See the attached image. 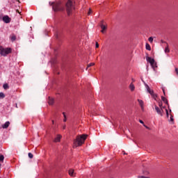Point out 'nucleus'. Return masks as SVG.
Listing matches in <instances>:
<instances>
[{
  "label": "nucleus",
  "instance_id": "1",
  "mask_svg": "<svg viewBox=\"0 0 178 178\" xmlns=\"http://www.w3.org/2000/svg\"><path fill=\"white\" fill-rule=\"evenodd\" d=\"M65 8H66L67 15L68 16H70V15H72V13H73V10H74V9H76L74 1L67 0V3L65 4Z\"/></svg>",
  "mask_w": 178,
  "mask_h": 178
},
{
  "label": "nucleus",
  "instance_id": "2",
  "mask_svg": "<svg viewBox=\"0 0 178 178\" xmlns=\"http://www.w3.org/2000/svg\"><path fill=\"white\" fill-rule=\"evenodd\" d=\"M87 140V135L83 134L80 136H77L74 144H77L76 147H80L84 144V141Z\"/></svg>",
  "mask_w": 178,
  "mask_h": 178
},
{
  "label": "nucleus",
  "instance_id": "3",
  "mask_svg": "<svg viewBox=\"0 0 178 178\" xmlns=\"http://www.w3.org/2000/svg\"><path fill=\"white\" fill-rule=\"evenodd\" d=\"M53 5V10L55 12H61L63 10V5H62V1H56V3H51Z\"/></svg>",
  "mask_w": 178,
  "mask_h": 178
},
{
  "label": "nucleus",
  "instance_id": "4",
  "mask_svg": "<svg viewBox=\"0 0 178 178\" xmlns=\"http://www.w3.org/2000/svg\"><path fill=\"white\" fill-rule=\"evenodd\" d=\"M9 54H12V48H3L2 46L0 47V55H1V56H8Z\"/></svg>",
  "mask_w": 178,
  "mask_h": 178
},
{
  "label": "nucleus",
  "instance_id": "5",
  "mask_svg": "<svg viewBox=\"0 0 178 178\" xmlns=\"http://www.w3.org/2000/svg\"><path fill=\"white\" fill-rule=\"evenodd\" d=\"M146 60L147 62H149V63H150V65L154 70H155V69H156V67H158L156 62H155V59H154L149 56H146Z\"/></svg>",
  "mask_w": 178,
  "mask_h": 178
},
{
  "label": "nucleus",
  "instance_id": "6",
  "mask_svg": "<svg viewBox=\"0 0 178 178\" xmlns=\"http://www.w3.org/2000/svg\"><path fill=\"white\" fill-rule=\"evenodd\" d=\"M154 109L158 115L160 116H163L165 112L163 111V109L162 108H159L158 106H154Z\"/></svg>",
  "mask_w": 178,
  "mask_h": 178
},
{
  "label": "nucleus",
  "instance_id": "7",
  "mask_svg": "<svg viewBox=\"0 0 178 178\" xmlns=\"http://www.w3.org/2000/svg\"><path fill=\"white\" fill-rule=\"evenodd\" d=\"M2 19H3V22H4V23H6V24L9 23L12 20V19L9 17V16L8 15L3 16Z\"/></svg>",
  "mask_w": 178,
  "mask_h": 178
},
{
  "label": "nucleus",
  "instance_id": "8",
  "mask_svg": "<svg viewBox=\"0 0 178 178\" xmlns=\"http://www.w3.org/2000/svg\"><path fill=\"white\" fill-rule=\"evenodd\" d=\"M138 102L139 103L142 111H144V102L142 99H138Z\"/></svg>",
  "mask_w": 178,
  "mask_h": 178
},
{
  "label": "nucleus",
  "instance_id": "9",
  "mask_svg": "<svg viewBox=\"0 0 178 178\" xmlns=\"http://www.w3.org/2000/svg\"><path fill=\"white\" fill-rule=\"evenodd\" d=\"M60 138H62V136L58 134L54 138V143H60Z\"/></svg>",
  "mask_w": 178,
  "mask_h": 178
},
{
  "label": "nucleus",
  "instance_id": "10",
  "mask_svg": "<svg viewBox=\"0 0 178 178\" xmlns=\"http://www.w3.org/2000/svg\"><path fill=\"white\" fill-rule=\"evenodd\" d=\"M10 124V122L9 121L6 122L3 124H2V129H8Z\"/></svg>",
  "mask_w": 178,
  "mask_h": 178
},
{
  "label": "nucleus",
  "instance_id": "11",
  "mask_svg": "<svg viewBox=\"0 0 178 178\" xmlns=\"http://www.w3.org/2000/svg\"><path fill=\"white\" fill-rule=\"evenodd\" d=\"M102 23H104V21H102V24H101L102 31H101V32L104 33H105V30L106 29V26H105V24H104Z\"/></svg>",
  "mask_w": 178,
  "mask_h": 178
},
{
  "label": "nucleus",
  "instance_id": "12",
  "mask_svg": "<svg viewBox=\"0 0 178 178\" xmlns=\"http://www.w3.org/2000/svg\"><path fill=\"white\" fill-rule=\"evenodd\" d=\"M161 100L164 104H166L167 105H169V102H168V99H166L165 97L161 96Z\"/></svg>",
  "mask_w": 178,
  "mask_h": 178
},
{
  "label": "nucleus",
  "instance_id": "13",
  "mask_svg": "<svg viewBox=\"0 0 178 178\" xmlns=\"http://www.w3.org/2000/svg\"><path fill=\"white\" fill-rule=\"evenodd\" d=\"M10 40L13 42L14 41H16V35L15 34H12L11 36L10 37Z\"/></svg>",
  "mask_w": 178,
  "mask_h": 178
},
{
  "label": "nucleus",
  "instance_id": "14",
  "mask_svg": "<svg viewBox=\"0 0 178 178\" xmlns=\"http://www.w3.org/2000/svg\"><path fill=\"white\" fill-rule=\"evenodd\" d=\"M49 105H54V98L49 97Z\"/></svg>",
  "mask_w": 178,
  "mask_h": 178
},
{
  "label": "nucleus",
  "instance_id": "15",
  "mask_svg": "<svg viewBox=\"0 0 178 178\" xmlns=\"http://www.w3.org/2000/svg\"><path fill=\"white\" fill-rule=\"evenodd\" d=\"M69 175H70V176H72V177L74 176V170H73V169L70 170Z\"/></svg>",
  "mask_w": 178,
  "mask_h": 178
},
{
  "label": "nucleus",
  "instance_id": "16",
  "mask_svg": "<svg viewBox=\"0 0 178 178\" xmlns=\"http://www.w3.org/2000/svg\"><path fill=\"white\" fill-rule=\"evenodd\" d=\"M129 88H130L131 91H134V90L136 89V87L134 86V84L131 83L129 86Z\"/></svg>",
  "mask_w": 178,
  "mask_h": 178
},
{
  "label": "nucleus",
  "instance_id": "17",
  "mask_svg": "<svg viewBox=\"0 0 178 178\" xmlns=\"http://www.w3.org/2000/svg\"><path fill=\"white\" fill-rule=\"evenodd\" d=\"M3 88H4V90H8L9 89V85L8 83H4L3 85Z\"/></svg>",
  "mask_w": 178,
  "mask_h": 178
},
{
  "label": "nucleus",
  "instance_id": "18",
  "mask_svg": "<svg viewBox=\"0 0 178 178\" xmlns=\"http://www.w3.org/2000/svg\"><path fill=\"white\" fill-rule=\"evenodd\" d=\"M146 49L147 50V51H151V46L149 45V44H148V43H146Z\"/></svg>",
  "mask_w": 178,
  "mask_h": 178
},
{
  "label": "nucleus",
  "instance_id": "19",
  "mask_svg": "<svg viewBox=\"0 0 178 178\" xmlns=\"http://www.w3.org/2000/svg\"><path fill=\"white\" fill-rule=\"evenodd\" d=\"M146 90L147 92H149L152 90L147 84H145Z\"/></svg>",
  "mask_w": 178,
  "mask_h": 178
},
{
  "label": "nucleus",
  "instance_id": "20",
  "mask_svg": "<svg viewBox=\"0 0 178 178\" xmlns=\"http://www.w3.org/2000/svg\"><path fill=\"white\" fill-rule=\"evenodd\" d=\"M94 65H95V63H89V64L88 65V66H87L86 70L88 69V67H91V66H94Z\"/></svg>",
  "mask_w": 178,
  "mask_h": 178
},
{
  "label": "nucleus",
  "instance_id": "21",
  "mask_svg": "<svg viewBox=\"0 0 178 178\" xmlns=\"http://www.w3.org/2000/svg\"><path fill=\"white\" fill-rule=\"evenodd\" d=\"M152 98H154V99H155V101H156V98H158V95L156 94H154L152 95Z\"/></svg>",
  "mask_w": 178,
  "mask_h": 178
},
{
  "label": "nucleus",
  "instance_id": "22",
  "mask_svg": "<svg viewBox=\"0 0 178 178\" xmlns=\"http://www.w3.org/2000/svg\"><path fill=\"white\" fill-rule=\"evenodd\" d=\"M3 159H5V156L3 155H0V162H3Z\"/></svg>",
  "mask_w": 178,
  "mask_h": 178
},
{
  "label": "nucleus",
  "instance_id": "23",
  "mask_svg": "<svg viewBox=\"0 0 178 178\" xmlns=\"http://www.w3.org/2000/svg\"><path fill=\"white\" fill-rule=\"evenodd\" d=\"M0 98H5V93L1 92H0Z\"/></svg>",
  "mask_w": 178,
  "mask_h": 178
},
{
  "label": "nucleus",
  "instance_id": "24",
  "mask_svg": "<svg viewBox=\"0 0 178 178\" xmlns=\"http://www.w3.org/2000/svg\"><path fill=\"white\" fill-rule=\"evenodd\" d=\"M158 104H159V108H162V106H163L162 102H161V101H159V102H158Z\"/></svg>",
  "mask_w": 178,
  "mask_h": 178
},
{
  "label": "nucleus",
  "instance_id": "25",
  "mask_svg": "<svg viewBox=\"0 0 178 178\" xmlns=\"http://www.w3.org/2000/svg\"><path fill=\"white\" fill-rule=\"evenodd\" d=\"M148 41H149L151 43H152L154 42V38L149 37L148 39Z\"/></svg>",
  "mask_w": 178,
  "mask_h": 178
},
{
  "label": "nucleus",
  "instance_id": "26",
  "mask_svg": "<svg viewBox=\"0 0 178 178\" xmlns=\"http://www.w3.org/2000/svg\"><path fill=\"white\" fill-rule=\"evenodd\" d=\"M165 52L167 53V54H169V52H170V51L169 50V47H165Z\"/></svg>",
  "mask_w": 178,
  "mask_h": 178
},
{
  "label": "nucleus",
  "instance_id": "27",
  "mask_svg": "<svg viewBox=\"0 0 178 178\" xmlns=\"http://www.w3.org/2000/svg\"><path fill=\"white\" fill-rule=\"evenodd\" d=\"M92 13V10H91V8H89V10L88 12V15H90Z\"/></svg>",
  "mask_w": 178,
  "mask_h": 178
},
{
  "label": "nucleus",
  "instance_id": "28",
  "mask_svg": "<svg viewBox=\"0 0 178 178\" xmlns=\"http://www.w3.org/2000/svg\"><path fill=\"white\" fill-rule=\"evenodd\" d=\"M149 94H150L151 96L154 95V90H152L151 91L149 92Z\"/></svg>",
  "mask_w": 178,
  "mask_h": 178
},
{
  "label": "nucleus",
  "instance_id": "29",
  "mask_svg": "<svg viewBox=\"0 0 178 178\" xmlns=\"http://www.w3.org/2000/svg\"><path fill=\"white\" fill-rule=\"evenodd\" d=\"M33 154L29 153V157L31 159H33Z\"/></svg>",
  "mask_w": 178,
  "mask_h": 178
},
{
  "label": "nucleus",
  "instance_id": "30",
  "mask_svg": "<svg viewBox=\"0 0 178 178\" xmlns=\"http://www.w3.org/2000/svg\"><path fill=\"white\" fill-rule=\"evenodd\" d=\"M170 122H175V120L173 119V115H170Z\"/></svg>",
  "mask_w": 178,
  "mask_h": 178
},
{
  "label": "nucleus",
  "instance_id": "31",
  "mask_svg": "<svg viewBox=\"0 0 178 178\" xmlns=\"http://www.w3.org/2000/svg\"><path fill=\"white\" fill-rule=\"evenodd\" d=\"M165 113L167 118H169V111H168V109H165Z\"/></svg>",
  "mask_w": 178,
  "mask_h": 178
},
{
  "label": "nucleus",
  "instance_id": "32",
  "mask_svg": "<svg viewBox=\"0 0 178 178\" xmlns=\"http://www.w3.org/2000/svg\"><path fill=\"white\" fill-rule=\"evenodd\" d=\"M95 48H99V44H98V42H96Z\"/></svg>",
  "mask_w": 178,
  "mask_h": 178
},
{
  "label": "nucleus",
  "instance_id": "33",
  "mask_svg": "<svg viewBox=\"0 0 178 178\" xmlns=\"http://www.w3.org/2000/svg\"><path fill=\"white\" fill-rule=\"evenodd\" d=\"M162 90H163V92L164 94V96L165 97L166 96V92H165V88H163Z\"/></svg>",
  "mask_w": 178,
  "mask_h": 178
},
{
  "label": "nucleus",
  "instance_id": "34",
  "mask_svg": "<svg viewBox=\"0 0 178 178\" xmlns=\"http://www.w3.org/2000/svg\"><path fill=\"white\" fill-rule=\"evenodd\" d=\"M139 122H140V123H141V124H144V121L140 120Z\"/></svg>",
  "mask_w": 178,
  "mask_h": 178
},
{
  "label": "nucleus",
  "instance_id": "35",
  "mask_svg": "<svg viewBox=\"0 0 178 178\" xmlns=\"http://www.w3.org/2000/svg\"><path fill=\"white\" fill-rule=\"evenodd\" d=\"M175 72H176V73H177V74L178 76V68H175Z\"/></svg>",
  "mask_w": 178,
  "mask_h": 178
},
{
  "label": "nucleus",
  "instance_id": "36",
  "mask_svg": "<svg viewBox=\"0 0 178 178\" xmlns=\"http://www.w3.org/2000/svg\"><path fill=\"white\" fill-rule=\"evenodd\" d=\"M64 118H66V114L65 113H63Z\"/></svg>",
  "mask_w": 178,
  "mask_h": 178
},
{
  "label": "nucleus",
  "instance_id": "37",
  "mask_svg": "<svg viewBox=\"0 0 178 178\" xmlns=\"http://www.w3.org/2000/svg\"><path fill=\"white\" fill-rule=\"evenodd\" d=\"M140 177V178H148V177H144V176H141V177Z\"/></svg>",
  "mask_w": 178,
  "mask_h": 178
},
{
  "label": "nucleus",
  "instance_id": "38",
  "mask_svg": "<svg viewBox=\"0 0 178 178\" xmlns=\"http://www.w3.org/2000/svg\"><path fill=\"white\" fill-rule=\"evenodd\" d=\"M161 42H162V44H163V43H165V41H163V40H161Z\"/></svg>",
  "mask_w": 178,
  "mask_h": 178
},
{
  "label": "nucleus",
  "instance_id": "39",
  "mask_svg": "<svg viewBox=\"0 0 178 178\" xmlns=\"http://www.w3.org/2000/svg\"><path fill=\"white\" fill-rule=\"evenodd\" d=\"M67 119L66 118H64L63 119V122H66Z\"/></svg>",
  "mask_w": 178,
  "mask_h": 178
},
{
  "label": "nucleus",
  "instance_id": "40",
  "mask_svg": "<svg viewBox=\"0 0 178 178\" xmlns=\"http://www.w3.org/2000/svg\"><path fill=\"white\" fill-rule=\"evenodd\" d=\"M162 109H165V106H162Z\"/></svg>",
  "mask_w": 178,
  "mask_h": 178
},
{
  "label": "nucleus",
  "instance_id": "41",
  "mask_svg": "<svg viewBox=\"0 0 178 178\" xmlns=\"http://www.w3.org/2000/svg\"><path fill=\"white\" fill-rule=\"evenodd\" d=\"M54 123H55V122L54 120H52V124H54Z\"/></svg>",
  "mask_w": 178,
  "mask_h": 178
},
{
  "label": "nucleus",
  "instance_id": "42",
  "mask_svg": "<svg viewBox=\"0 0 178 178\" xmlns=\"http://www.w3.org/2000/svg\"><path fill=\"white\" fill-rule=\"evenodd\" d=\"M145 126V127H146V129H148V127H147V126H145V125H144Z\"/></svg>",
  "mask_w": 178,
  "mask_h": 178
},
{
  "label": "nucleus",
  "instance_id": "43",
  "mask_svg": "<svg viewBox=\"0 0 178 178\" xmlns=\"http://www.w3.org/2000/svg\"><path fill=\"white\" fill-rule=\"evenodd\" d=\"M1 166H2V164L0 163V169H1Z\"/></svg>",
  "mask_w": 178,
  "mask_h": 178
},
{
  "label": "nucleus",
  "instance_id": "44",
  "mask_svg": "<svg viewBox=\"0 0 178 178\" xmlns=\"http://www.w3.org/2000/svg\"><path fill=\"white\" fill-rule=\"evenodd\" d=\"M63 129H66V127H63Z\"/></svg>",
  "mask_w": 178,
  "mask_h": 178
},
{
  "label": "nucleus",
  "instance_id": "45",
  "mask_svg": "<svg viewBox=\"0 0 178 178\" xmlns=\"http://www.w3.org/2000/svg\"><path fill=\"white\" fill-rule=\"evenodd\" d=\"M70 1H73V0H70Z\"/></svg>",
  "mask_w": 178,
  "mask_h": 178
}]
</instances>
